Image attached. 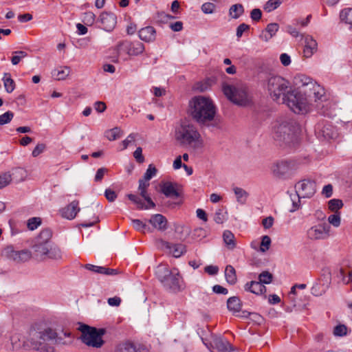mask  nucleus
Instances as JSON below:
<instances>
[{"instance_id":"nucleus-1","label":"nucleus","mask_w":352,"mask_h":352,"mask_svg":"<svg viewBox=\"0 0 352 352\" xmlns=\"http://www.w3.org/2000/svg\"><path fill=\"white\" fill-rule=\"evenodd\" d=\"M65 344L56 329L43 322H36L30 327L23 345L26 349L36 351L54 352V345Z\"/></svg>"},{"instance_id":"nucleus-2","label":"nucleus","mask_w":352,"mask_h":352,"mask_svg":"<svg viewBox=\"0 0 352 352\" xmlns=\"http://www.w3.org/2000/svg\"><path fill=\"white\" fill-rule=\"evenodd\" d=\"M190 115L198 123L204 125L217 126L218 122L215 119L216 107L211 99L205 96H195L189 102Z\"/></svg>"},{"instance_id":"nucleus-3","label":"nucleus","mask_w":352,"mask_h":352,"mask_svg":"<svg viewBox=\"0 0 352 352\" xmlns=\"http://www.w3.org/2000/svg\"><path fill=\"white\" fill-rule=\"evenodd\" d=\"M173 136L179 145L188 146L194 151L201 150L205 146L197 128L188 122H181L177 124Z\"/></svg>"},{"instance_id":"nucleus-4","label":"nucleus","mask_w":352,"mask_h":352,"mask_svg":"<svg viewBox=\"0 0 352 352\" xmlns=\"http://www.w3.org/2000/svg\"><path fill=\"white\" fill-rule=\"evenodd\" d=\"M300 126L294 120H278L273 126V136L275 140L289 144L299 133Z\"/></svg>"},{"instance_id":"nucleus-5","label":"nucleus","mask_w":352,"mask_h":352,"mask_svg":"<svg viewBox=\"0 0 352 352\" xmlns=\"http://www.w3.org/2000/svg\"><path fill=\"white\" fill-rule=\"evenodd\" d=\"M222 91L229 100L237 105L246 106L251 102L247 88L243 85H233L223 83Z\"/></svg>"},{"instance_id":"nucleus-6","label":"nucleus","mask_w":352,"mask_h":352,"mask_svg":"<svg viewBox=\"0 0 352 352\" xmlns=\"http://www.w3.org/2000/svg\"><path fill=\"white\" fill-rule=\"evenodd\" d=\"M283 103L295 113H305L309 109L307 97L301 91L296 89L287 91V94L281 98Z\"/></svg>"},{"instance_id":"nucleus-7","label":"nucleus","mask_w":352,"mask_h":352,"mask_svg":"<svg viewBox=\"0 0 352 352\" xmlns=\"http://www.w3.org/2000/svg\"><path fill=\"white\" fill-rule=\"evenodd\" d=\"M78 329L81 332L80 339L86 345L94 348H100L103 345L102 337L105 333L104 329H98L87 324H80Z\"/></svg>"},{"instance_id":"nucleus-8","label":"nucleus","mask_w":352,"mask_h":352,"mask_svg":"<svg viewBox=\"0 0 352 352\" xmlns=\"http://www.w3.org/2000/svg\"><path fill=\"white\" fill-rule=\"evenodd\" d=\"M289 82L279 76H271L267 80V89L272 98L278 101L289 91Z\"/></svg>"},{"instance_id":"nucleus-9","label":"nucleus","mask_w":352,"mask_h":352,"mask_svg":"<svg viewBox=\"0 0 352 352\" xmlns=\"http://www.w3.org/2000/svg\"><path fill=\"white\" fill-rule=\"evenodd\" d=\"M296 169L297 164L294 160H278L270 168L273 175L279 179H285Z\"/></svg>"},{"instance_id":"nucleus-10","label":"nucleus","mask_w":352,"mask_h":352,"mask_svg":"<svg viewBox=\"0 0 352 352\" xmlns=\"http://www.w3.org/2000/svg\"><path fill=\"white\" fill-rule=\"evenodd\" d=\"M295 190L298 200L301 198H311L316 191V182L310 179H304L295 185Z\"/></svg>"},{"instance_id":"nucleus-11","label":"nucleus","mask_w":352,"mask_h":352,"mask_svg":"<svg viewBox=\"0 0 352 352\" xmlns=\"http://www.w3.org/2000/svg\"><path fill=\"white\" fill-rule=\"evenodd\" d=\"M330 226L326 223H318L307 231V237L312 241L324 240L330 236Z\"/></svg>"},{"instance_id":"nucleus-12","label":"nucleus","mask_w":352,"mask_h":352,"mask_svg":"<svg viewBox=\"0 0 352 352\" xmlns=\"http://www.w3.org/2000/svg\"><path fill=\"white\" fill-rule=\"evenodd\" d=\"M159 248L165 253L179 258L186 252V247L182 243H171L168 241L161 240L158 243Z\"/></svg>"},{"instance_id":"nucleus-13","label":"nucleus","mask_w":352,"mask_h":352,"mask_svg":"<svg viewBox=\"0 0 352 352\" xmlns=\"http://www.w3.org/2000/svg\"><path fill=\"white\" fill-rule=\"evenodd\" d=\"M337 276L344 284L352 281V259H344L341 262Z\"/></svg>"},{"instance_id":"nucleus-14","label":"nucleus","mask_w":352,"mask_h":352,"mask_svg":"<svg viewBox=\"0 0 352 352\" xmlns=\"http://www.w3.org/2000/svg\"><path fill=\"white\" fill-rule=\"evenodd\" d=\"M122 48L126 50L127 54L131 56H136L142 54L144 50V45L140 41L135 42H122L118 45L117 49L119 52Z\"/></svg>"},{"instance_id":"nucleus-15","label":"nucleus","mask_w":352,"mask_h":352,"mask_svg":"<svg viewBox=\"0 0 352 352\" xmlns=\"http://www.w3.org/2000/svg\"><path fill=\"white\" fill-rule=\"evenodd\" d=\"M181 276L177 269H173L171 273L164 280L162 284L164 287L171 289L173 292H177L181 288Z\"/></svg>"},{"instance_id":"nucleus-16","label":"nucleus","mask_w":352,"mask_h":352,"mask_svg":"<svg viewBox=\"0 0 352 352\" xmlns=\"http://www.w3.org/2000/svg\"><path fill=\"white\" fill-rule=\"evenodd\" d=\"M331 284V276L325 275L320 278L311 287V294L316 296L324 294L329 289Z\"/></svg>"},{"instance_id":"nucleus-17","label":"nucleus","mask_w":352,"mask_h":352,"mask_svg":"<svg viewBox=\"0 0 352 352\" xmlns=\"http://www.w3.org/2000/svg\"><path fill=\"white\" fill-rule=\"evenodd\" d=\"M98 21L101 23L103 30L110 32L115 28L117 18L115 14L105 12L100 15Z\"/></svg>"},{"instance_id":"nucleus-18","label":"nucleus","mask_w":352,"mask_h":352,"mask_svg":"<svg viewBox=\"0 0 352 352\" xmlns=\"http://www.w3.org/2000/svg\"><path fill=\"white\" fill-rule=\"evenodd\" d=\"M78 205V201L74 200L72 201L67 206L60 210L61 217L69 220L74 219L80 210Z\"/></svg>"},{"instance_id":"nucleus-19","label":"nucleus","mask_w":352,"mask_h":352,"mask_svg":"<svg viewBox=\"0 0 352 352\" xmlns=\"http://www.w3.org/2000/svg\"><path fill=\"white\" fill-rule=\"evenodd\" d=\"M303 55L306 58L311 57L318 50V43L310 35L304 36Z\"/></svg>"},{"instance_id":"nucleus-20","label":"nucleus","mask_w":352,"mask_h":352,"mask_svg":"<svg viewBox=\"0 0 352 352\" xmlns=\"http://www.w3.org/2000/svg\"><path fill=\"white\" fill-rule=\"evenodd\" d=\"M305 94H307V97L313 98L315 101L323 100L325 97L324 89L316 82H312L311 87Z\"/></svg>"},{"instance_id":"nucleus-21","label":"nucleus","mask_w":352,"mask_h":352,"mask_svg":"<svg viewBox=\"0 0 352 352\" xmlns=\"http://www.w3.org/2000/svg\"><path fill=\"white\" fill-rule=\"evenodd\" d=\"M138 35L141 40L151 43L156 38V31L153 27L146 26L140 30Z\"/></svg>"},{"instance_id":"nucleus-22","label":"nucleus","mask_w":352,"mask_h":352,"mask_svg":"<svg viewBox=\"0 0 352 352\" xmlns=\"http://www.w3.org/2000/svg\"><path fill=\"white\" fill-rule=\"evenodd\" d=\"M149 223L156 229L164 231L167 228V220L160 214L153 215L149 219Z\"/></svg>"},{"instance_id":"nucleus-23","label":"nucleus","mask_w":352,"mask_h":352,"mask_svg":"<svg viewBox=\"0 0 352 352\" xmlns=\"http://www.w3.org/2000/svg\"><path fill=\"white\" fill-rule=\"evenodd\" d=\"M245 289L256 295L262 294L266 292V287L259 281H251L245 285Z\"/></svg>"},{"instance_id":"nucleus-24","label":"nucleus","mask_w":352,"mask_h":352,"mask_svg":"<svg viewBox=\"0 0 352 352\" xmlns=\"http://www.w3.org/2000/svg\"><path fill=\"white\" fill-rule=\"evenodd\" d=\"M50 245L47 243H41L40 242H34L32 246L34 255L42 259H45L46 254Z\"/></svg>"},{"instance_id":"nucleus-25","label":"nucleus","mask_w":352,"mask_h":352,"mask_svg":"<svg viewBox=\"0 0 352 352\" xmlns=\"http://www.w3.org/2000/svg\"><path fill=\"white\" fill-rule=\"evenodd\" d=\"M162 192L166 197H178L179 192H177L175 185L171 182H165L161 186Z\"/></svg>"},{"instance_id":"nucleus-26","label":"nucleus","mask_w":352,"mask_h":352,"mask_svg":"<svg viewBox=\"0 0 352 352\" xmlns=\"http://www.w3.org/2000/svg\"><path fill=\"white\" fill-rule=\"evenodd\" d=\"M316 131L319 135H322L326 140L333 138L335 135L333 129L330 125L321 126L320 124H318L316 128Z\"/></svg>"},{"instance_id":"nucleus-27","label":"nucleus","mask_w":352,"mask_h":352,"mask_svg":"<svg viewBox=\"0 0 352 352\" xmlns=\"http://www.w3.org/2000/svg\"><path fill=\"white\" fill-rule=\"evenodd\" d=\"M71 72L69 67H60L52 72V76L57 80H65Z\"/></svg>"},{"instance_id":"nucleus-28","label":"nucleus","mask_w":352,"mask_h":352,"mask_svg":"<svg viewBox=\"0 0 352 352\" xmlns=\"http://www.w3.org/2000/svg\"><path fill=\"white\" fill-rule=\"evenodd\" d=\"M211 344L220 352H228V350L230 348V343L221 338H214Z\"/></svg>"},{"instance_id":"nucleus-29","label":"nucleus","mask_w":352,"mask_h":352,"mask_svg":"<svg viewBox=\"0 0 352 352\" xmlns=\"http://www.w3.org/2000/svg\"><path fill=\"white\" fill-rule=\"evenodd\" d=\"M227 307L230 311L234 313L240 311L241 309L240 299L236 296L229 298L227 301Z\"/></svg>"},{"instance_id":"nucleus-30","label":"nucleus","mask_w":352,"mask_h":352,"mask_svg":"<svg viewBox=\"0 0 352 352\" xmlns=\"http://www.w3.org/2000/svg\"><path fill=\"white\" fill-rule=\"evenodd\" d=\"M155 273L158 279L163 283L168 276L170 275L171 271L169 270L167 265L160 264L157 267Z\"/></svg>"},{"instance_id":"nucleus-31","label":"nucleus","mask_w":352,"mask_h":352,"mask_svg":"<svg viewBox=\"0 0 352 352\" xmlns=\"http://www.w3.org/2000/svg\"><path fill=\"white\" fill-rule=\"evenodd\" d=\"M45 258L60 260L62 258V252L60 249L56 245L50 246Z\"/></svg>"},{"instance_id":"nucleus-32","label":"nucleus","mask_w":352,"mask_h":352,"mask_svg":"<svg viewBox=\"0 0 352 352\" xmlns=\"http://www.w3.org/2000/svg\"><path fill=\"white\" fill-rule=\"evenodd\" d=\"M223 241L229 250H233L236 247L234 235L229 230L224 231L223 234Z\"/></svg>"},{"instance_id":"nucleus-33","label":"nucleus","mask_w":352,"mask_h":352,"mask_svg":"<svg viewBox=\"0 0 352 352\" xmlns=\"http://www.w3.org/2000/svg\"><path fill=\"white\" fill-rule=\"evenodd\" d=\"M233 191L236 198L237 202L241 204H245L247 199L249 196V194L244 189L239 187H234Z\"/></svg>"},{"instance_id":"nucleus-34","label":"nucleus","mask_w":352,"mask_h":352,"mask_svg":"<svg viewBox=\"0 0 352 352\" xmlns=\"http://www.w3.org/2000/svg\"><path fill=\"white\" fill-rule=\"evenodd\" d=\"M296 83H301L302 87L305 88L304 92H307L311 86L312 82H315L312 79L305 75H299L295 78Z\"/></svg>"},{"instance_id":"nucleus-35","label":"nucleus","mask_w":352,"mask_h":352,"mask_svg":"<svg viewBox=\"0 0 352 352\" xmlns=\"http://www.w3.org/2000/svg\"><path fill=\"white\" fill-rule=\"evenodd\" d=\"M52 233L50 229H44L41 231L36 237L35 242H40L41 243L50 244Z\"/></svg>"},{"instance_id":"nucleus-36","label":"nucleus","mask_w":352,"mask_h":352,"mask_svg":"<svg viewBox=\"0 0 352 352\" xmlns=\"http://www.w3.org/2000/svg\"><path fill=\"white\" fill-rule=\"evenodd\" d=\"M243 12L244 8L241 3L232 5L229 10V15L232 19H238L243 14Z\"/></svg>"},{"instance_id":"nucleus-37","label":"nucleus","mask_w":352,"mask_h":352,"mask_svg":"<svg viewBox=\"0 0 352 352\" xmlns=\"http://www.w3.org/2000/svg\"><path fill=\"white\" fill-rule=\"evenodd\" d=\"M225 276L229 284L233 285L236 282V271L232 265H227L225 270Z\"/></svg>"},{"instance_id":"nucleus-38","label":"nucleus","mask_w":352,"mask_h":352,"mask_svg":"<svg viewBox=\"0 0 352 352\" xmlns=\"http://www.w3.org/2000/svg\"><path fill=\"white\" fill-rule=\"evenodd\" d=\"M116 352H142L139 349H136L135 345L131 342H124L119 344Z\"/></svg>"},{"instance_id":"nucleus-39","label":"nucleus","mask_w":352,"mask_h":352,"mask_svg":"<svg viewBox=\"0 0 352 352\" xmlns=\"http://www.w3.org/2000/svg\"><path fill=\"white\" fill-rule=\"evenodd\" d=\"M105 135L110 141L116 140L122 135V131L118 127H115L106 131Z\"/></svg>"},{"instance_id":"nucleus-40","label":"nucleus","mask_w":352,"mask_h":352,"mask_svg":"<svg viewBox=\"0 0 352 352\" xmlns=\"http://www.w3.org/2000/svg\"><path fill=\"white\" fill-rule=\"evenodd\" d=\"M340 19L351 25L352 30V8L344 10L340 12Z\"/></svg>"},{"instance_id":"nucleus-41","label":"nucleus","mask_w":352,"mask_h":352,"mask_svg":"<svg viewBox=\"0 0 352 352\" xmlns=\"http://www.w3.org/2000/svg\"><path fill=\"white\" fill-rule=\"evenodd\" d=\"M342 206L343 203L340 199H333L328 201V208L333 212H338Z\"/></svg>"},{"instance_id":"nucleus-42","label":"nucleus","mask_w":352,"mask_h":352,"mask_svg":"<svg viewBox=\"0 0 352 352\" xmlns=\"http://www.w3.org/2000/svg\"><path fill=\"white\" fill-rule=\"evenodd\" d=\"M327 220L329 223L333 226L336 228L339 227L341 223L340 213L339 212H333V214L328 217Z\"/></svg>"},{"instance_id":"nucleus-43","label":"nucleus","mask_w":352,"mask_h":352,"mask_svg":"<svg viewBox=\"0 0 352 352\" xmlns=\"http://www.w3.org/2000/svg\"><path fill=\"white\" fill-rule=\"evenodd\" d=\"M3 82L6 91L8 93L12 92L15 88V83L14 80L10 78V76H7V74H6L3 78Z\"/></svg>"},{"instance_id":"nucleus-44","label":"nucleus","mask_w":352,"mask_h":352,"mask_svg":"<svg viewBox=\"0 0 352 352\" xmlns=\"http://www.w3.org/2000/svg\"><path fill=\"white\" fill-rule=\"evenodd\" d=\"M127 197L129 199L133 201L135 204H136L137 208L139 209H147L148 207L145 206L144 201L142 200L141 198L138 197L137 195H133V194H129L127 195Z\"/></svg>"},{"instance_id":"nucleus-45","label":"nucleus","mask_w":352,"mask_h":352,"mask_svg":"<svg viewBox=\"0 0 352 352\" xmlns=\"http://www.w3.org/2000/svg\"><path fill=\"white\" fill-rule=\"evenodd\" d=\"M13 54L14 55L12 57L11 62L14 65H17L23 58L28 56V54L24 51H16Z\"/></svg>"},{"instance_id":"nucleus-46","label":"nucleus","mask_w":352,"mask_h":352,"mask_svg":"<svg viewBox=\"0 0 352 352\" xmlns=\"http://www.w3.org/2000/svg\"><path fill=\"white\" fill-rule=\"evenodd\" d=\"M132 223L134 228L138 231H140L144 233L146 231L149 230V228L147 227L146 224L139 219H133Z\"/></svg>"},{"instance_id":"nucleus-47","label":"nucleus","mask_w":352,"mask_h":352,"mask_svg":"<svg viewBox=\"0 0 352 352\" xmlns=\"http://www.w3.org/2000/svg\"><path fill=\"white\" fill-rule=\"evenodd\" d=\"M12 181V175L9 172L0 175V188L8 186Z\"/></svg>"},{"instance_id":"nucleus-48","label":"nucleus","mask_w":352,"mask_h":352,"mask_svg":"<svg viewBox=\"0 0 352 352\" xmlns=\"http://www.w3.org/2000/svg\"><path fill=\"white\" fill-rule=\"evenodd\" d=\"M271 245V239L269 236L265 235L262 236L261 243L260 245V251L265 252L270 249Z\"/></svg>"},{"instance_id":"nucleus-49","label":"nucleus","mask_w":352,"mask_h":352,"mask_svg":"<svg viewBox=\"0 0 352 352\" xmlns=\"http://www.w3.org/2000/svg\"><path fill=\"white\" fill-rule=\"evenodd\" d=\"M281 0H269L265 5L264 9L267 12H272L276 9L280 4Z\"/></svg>"},{"instance_id":"nucleus-50","label":"nucleus","mask_w":352,"mask_h":352,"mask_svg":"<svg viewBox=\"0 0 352 352\" xmlns=\"http://www.w3.org/2000/svg\"><path fill=\"white\" fill-rule=\"evenodd\" d=\"M259 282L263 285L269 284L272 280V274L267 271H264L258 276Z\"/></svg>"},{"instance_id":"nucleus-51","label":"nucleus","mask_w":352,"mask_h":352,"mask_svg":"<svg viewBox=\"0 0 352 352\" xmlns=\"http://www.w3.org/2000/svg\"><path fill=\"white\" fill-rule=\"evenodd\" d=\"M348 329L344 324H338L333 329L335 336H344L347 334Z\"/></svg>"},{"instance_id":"nucleus-52","label":"nucleus","mask_w":352,"mask_h":352,"mask_svg":"<svg viewBox=\"0 0 352 352\" xmlns=\"http://www.w3.org/2000/svg\"><path fill=\"white\" fill-rule=\"evenodd\" d=\"M14 117L12 111H7L0 116V125H4L9 123Z\"/></svg>"},{"instance_id":"nucleus-53","label":"nucleus","mask_w":352,"mask_h":352,"mask_svg":"<svg viewBox=\"0 0 352 352\" xmlns=\"http://www.w3.org/2000/svg\"><path fill=\"white\" fill-rule=\"evenodd\" d=\"M138 134L136 133H131L129 135L127 138L121 142V144L122 145V150L126 149L130 144L134 142Z\"/></svg>"},{"instance_id":"nucleus-54","label":"nucleus","mask_w":352,"mask_h":352,"mask_svg":"<svg viewBox=\"0 0 352 352\" xmlns=\"http://www.w3.org/2000/svg\"><path fill=\"white\" fill-rule=\"evenodd\" d=\"M41 223V220L39 217H32L28 221V228L31 230H34L37 228Z\"/></svg>"},{"instance_id":"nucleus-55","label":"nucleus","mask_w":352,"mask_h":352,"mask_svg":"<svg viewBox=\"0 0 352 352\" xmlns=\"http://www.w3.org/2000/svg\"><path fill=\"white\" fill-rule=\"evenodd\" d=\"M216 6L211 2L204 3L201 6V10L205 14H212L214 12Z\"/></svg>"},{"instance_id":"nucleus-56","label":"nucleus","mask_w":352,"mask_h":352,"mask_svg":"<svg viewBox=\"0 0 352 352\" xmlns=\"http://www.w3.org/2000/svg\"><path fill=\"white\" fill-rule=\"evenodd\" d=\"M157 173V169L152 164H150L144 173L143 179L149 181Z\"/></svg>"},{"instance_id":"nucleus-57","label":"nucleus","mask_w":352,"mask_h":352,"mask_svg":"<svg viewBox=\"0 0 352 352\" xmlns=\"http://www.w3.org/2000/svg\"><path fill=\"white\" fill-rule=\"evenodd\" d=\"M96 273L105 274V275H116L118 273V272L117 270L98 266Z\"/></svg>"},{"instance_id":"nucleus-58","label":"nucleus","mask_w":352,"mask_h":352,"mask_svg":"<svg viewBox=\"0 0 352 352\" xmlns=\"http://www.w3.org/2000/svg\"><path fill=\"white\" fill-rule=\"evenodd\" d=\"M96 15L93 12H88L85 13L83 21L85 23L86 25H91L94 23Z\"/></svg>"},{"instance_id":"nucleus-59","label":"nucleus","mask_w":352,"mask_h":352,"mask_svg":"<svg viewBox=\"0 0 352 352\" xmlns=\"http://www.w3.org/2000/svg\"><path fill=\"white\" fill-rule=\"evenodd\" d=\"M16 254L19 256V260L23 262L28 261L31 257L30 252L25 250L18 252Z\"/></svg>"},{"instance_id":"nucleus-60","label":"nucleus","mask_w":352,"mask_h":352,"mask_svg":"<svg viewBox=\"0 0 352 352\" xmlns=\"http://www.w3.org/2000/svg\"><path fill=\"white\" fill-rule=\"evenodd\" d=\"M46 148V146L45 144H38L34 150L32 151V155L34 157L38 156L41 154Z\"/></svg>"},{"instance_id":"nucleus-61","label":"nucleus","mask_w":352,"mask_h":352,"mask_svg":"<svg viewBox=\"0 0 352 352\" xmlns=\"http://www.w3.org/2000/svg\"><path fill=\"white\" fill-rule=\"evenodd\" d=\"M278 30V25L277 23H270L267 25L265 31L271 35V36H274Z\"/></svg>"},{"instance_id":"nucleus-62","label":"nucleus","mask_w":352,"mask_h":352,"mask_svg":"<svg viewBox=\"0 0 352 352\" xmlns=\"http://www.w3.org/2000/svg\"><path fill=\"white\" fill-rule=\"evenodd\" d=\"M133 157L139 163H142L144 161V157L142 155V149L141 147H138L133 153Z\"/></svg>"},{"instance_id":"nucleus-63","label":"nucleus","mask_w":352,"mask_h":352,"mask_svg":"<svg viewBox=\"0 0 352 352\" xmlns=\"http://www.w3.org/2000/svg\"><path fill=\"white\" fill-rule=\"evenodd\" d=\"M250 29V25L245 23L240 24L236 28V36L240 38L242 36L243 32Z\"/></svg>"},{"instance_id":"nucleus-64","label":"nucleus","mask_w":352,"mask_h":352,"mask_svg":"<svg viewBox=\"0 0 352 352\" xmlns=\"http://www.w3.org/2000/svg\"><path fill=\"white\" fill-rule=\"evenodd\" d=\"M262 16V12L260 9L255 8L251 11L250 17L253 21H258Z\"/></svg>"}]
</instances>
